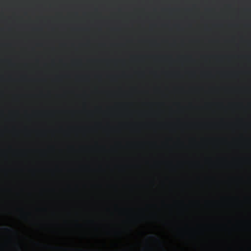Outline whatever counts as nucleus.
<instances>
[{
	"mask_svg": "<svg viewBox=\"0 0 251 251\" xmlns=\"http://www.w3.org/2000/svg\"><path fill=\"white\" fill-rule=\"evenodd\" d=\"M4 229H5V230L7 231H8V232H11L12 231V229L10 228H4Z\"/></svg>",
	"mask_w": 251,
	"mask_h": 251,
	"instance_id": "f257e3e1",
	"label": "nucleus"
}]
</instances>
